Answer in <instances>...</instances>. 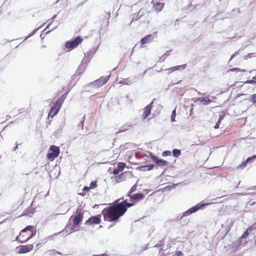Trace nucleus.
I'll return each mask as SVG.
<instances>
[{
	"label": "nucleus",
	"mask_w": 256,
	"mask_h": 256,
	"mask_svg": "<svg viewBox=\"0 0 256 256\" xmlns=\"http://www.w3.org/2000/svg\"><path fill=\"white\" fill-rule=\"evenodd\" d=\"M44 242L38 244L36 245V247L38 248H39L40 246L42 245L43 244H44Z\"/></svg>",
	"instance_id": "obj_40"
},
{
	"label": "nucleus",
	"mask_w": 256,
	"mask_h": 256,
	"mask_svg": "<svg viewBox=\"0 0 256 256\" xmlns=\"http://www.w3.org/2000/svg\"><path fill=\"white\" fill-rule=\"evenodd\" d=\"M172 256H182V253L180 251H178Z\"/></svg>",
	"instance_id": "obj_34"
},
{
	"label": "nucleus",
	"mask_w": 256,
	"mask_h": 256,
	"mask_svg": "<svg viewBox=\"0 0 256 256\" xmlns=\"http://www.w3.org/2000/svg\"><path fill=\"white\" fill-rule=\"evenodd\" d=\"M256 158V155L255 156H253L251 157H248V158H246V161L248 163L249 162H250L252 160H254V159H255Z\"/></svg>",
	"instance_id": "obj_33"
},
{
	"label": "nucleus",
	"mask_w": 256,
	"mask_h": 256,
	"mask_svg": "<svg viewBox=\"0 0 256 256\" xmlns=\"http://www.w3.org/2000/svg\"><path fill=\"white\" fill-rule=\"evenodd\" d=\"M126 166V164L125 163H124V162H119L118 164V169L120 172H122L125 168Z\"/></svg>",
	"instance_id": "obj_21"
},
{
	"label": "nucleus",
	"mask_w": 256,
	"mask_h": 256,
	"mask_svg": "<svg viewBox=\"0 0 256 256\" xmlns=\"http://www.w3.org/2000/svg\"><path fill=\"white\" fill-rule=\"evenodd\" d=\"M124 173L125 172L122 173L120 175H118L114 177V181L116 183L121 182H122L126 180V178L124 176Z\"/></svg>",
	"instance_id": "obj_13"
},
{
	"label": "nucleus",
	"mask_w": 256,
	"mask_h": 256,
	"mask_svg": "<svg viewBox=\"0 0 256 256\" xmlns=\"http://www.w3.org/2000/svg\"><path fill=\"white\" fill-rule=\"evenodd\" d=\"M150 156L152 161L159 166H166L168 164V162L167 161L163 160H159L156 156L152 154H150Z\"/></svg>",
	"instance_id": "obj_9"
},
{
	"label": "nucleus",
	"mask_w": 256,
	"mask_h": 256,
	"mask_svg": "<svg viewBox=\"0 0 256 256\" xmlns=\"http://www.w3.org/2000/svg\"><path fill=\"white\" fill-rule=\"evenodd\" d=\"M223 118L222 116H221L220 118V119L218 120L216 123L218 124H220Z\"/></svg>",
	"instance_id": "obj_39"
},
{
	"label": "nucleus",
	"mask_w": 256,
	"mask_h": 256,
	"mask_svg": "<svg viewBox=\"0 0 256 256\" xmlns=\"http://www.w3.org/2000/svg\"><path fill=\"white\" fill-rule=\"evenodd\" d=\"M255 224H254L253 225L251 226H250L248 229L247 230L248 231V232H252V230H256V226H255Z\"/></svg>",
	"instance_id": "obj_32"
},
{
	"label": "nucleus",
	"mask_w": 256,
	"mask_h": 256,
	"mask_svg": "<svg viewBox=\"0 0 256 256\" xmlns=\"http://www.w3.org/2000/svg\"><path fill=\"white\" fill-rule=\"evenodd\" d=\"M32 244L22 245L17 247L18 252L19 254H25L32 251L33 250Z\"/></svg>",
	"instance_id": "obj_7"
},
{
	"label": "nucleus",
	"mask_w": 256,
	"mask_h": 256,
	"mask_svg": "<svg viewBox=\"0 0 256 256\" xmlns=\"http://www.w3.org/2000/svg\"><path fill=\"white\" fill-rule=\"evenodd\" d=\"M68 92H66L62 96L57 100L54 104V106L51 107L50 111L48 114V117L52 118L56 116L59 112L62 104L64 102L65 99L67 96Z\"/></svg>",
	"instance_id": "obj_4"
},
{
	"label": "nucleus",
	"mask_w": 256,
	"mask_h": 256,
	"mask_svg": "<svg viewBox=\"0 0 256 256\" xmlns=\"http://www.w3.org/2000/svg\"><path fill=\"white\" fill-rule=\"evenodd\" d=\"M164 6V4L162 2H156L154 4L153 6L154 10L158 12L162 10Z\"/></svg>",
	"instance_id": "obj_14"
},
{
	"label": "nucleus",
	"mask_w": 256,
	"mask_h": 256,
	"mask_svg": "<svg viewBox=\"0 0 256 256\" xmlns=\"http://www.w3.org/2000/svg\"><path fill=\"white\" fill-rule=\"evenodd\" d=\"M248 163L245 160L242 162V163L237 166V169H242L246 167Z\"/></svg>",
	"instance_id": "obj_24"
},
{
	"label": "nucleus",
	"mask_w": 256,
	"mask_h": 256,
	"mask_svg": "<svg viewBox=\"0 0 256 256\" xmlns=\"http://www.w3.org/2000/svg\"><path fill=\"white\" fill-rule=\"evenodd\" d=\"M152 40V34H148L143 38L140 40V44L142 46L147 43L150 42Z\"/></svg>",
	"instance_id": "obj_12"
},
{
	"label": "nucleus",
	"mask_w": 256,
	"mask_h": 256,
	"mask_svg": "<svg viewBox=\"0 0 256 256\" xmlns=\"http://www.w3.org/2000/svg\"><path fill=\"white\" fill-rule=\"evenodd\" d=\"M79 194L82 196H86V194L84 193V192H80V193H79Z\"/></svg>",
	"instance_id": "obj_42"
},
{
	"label": "nucleus",
	"mask_w": 256,
	"mask_h": 256,
	"mask_svg": "<svg viewBox=\"0 0 256 256\" xmlns=\"http://www.w3.org/2000/svg\"><path fill=\"white\" fill-rule=\"evenodd\" d=\"M176 116V108L172 112V115H171V121L172 122H175V118Z\"/></svg>",
	"instance_id": "obj_26"
},
{
	"label": "nucleus",
	"mask_w": 256,
	"mask_h": 256,
	"mask_svg": "<svg viewBox=\"0 0 256 256\" xmlns=\"http://www.w3.org/2000/svg\"><path fill=\"white\" fill-rule=\"evenodd\" d=\"M84 212L80 207L76 208L74 214L72 215L68 221L69 224H72L70 230L72 232H74L78 230L80 224L84 218Z\"/></svg>",
	"instance_id": "obj_2"
},
{
	"label": "nucleus",
	"mask_w": 256,
	"mask_h": 256,
	"mask_svg": "<svg viewBox=\"0 0 256 256\" xmlns=\"http://www.w3.org/2000/svg\"><path fill=\"white\" fill-rule=\"evenodd\" d=\"M249 234V232L246 230L241 236L240 238L242 239L244 238H246Z\"/></svg>",
	"instance_id": "obj_30"
},
{
	"label": "nucleus",
	"mask_w": 256,
	"mask_h": 256,
	"mask_svg": "<svg viewBox=\"0 0 256 256\" xmlns=\"http://www.w3.org/2000/svg\"><path fill=\"white\" fill-rule=\"evenodd\" d=\"M97 186V184H96V181H92L90 182V188L91 189H94V188H96V187Z\"/></svg>",
	"instance_id": "obj_28"
},
{
	"label": "nucleus",
	"mask_w": 256,
	"mask_h": 256,
	"mask_svg": "<svg viewBox=\"0 0 256 256\" xmlns=\"http://www.w3.org/2000/svg\"><path fill=\"white\" fill-rule=\"evenodd\" d=\"M251 102L253 104H255L256 106V94H253L251 96Z\"/></svg>",
	"instance_id": "obj_27"
},
{
	"label": "nucleus",
	"mask_w": 256,
	"mask_h": 256,
	"mask_svg": "<svg viewBox=\"0 0 256 256\" xmlns=\"http://www.w3.org/2000/svg\"><path fill=\"white\" fill-rule=\"evenodd\" d=\"M200 102L203 104H207L211 102V100L208 97L200 98L198 100Z\"/></svg>",
	"instance_id": "obj_17"
},
{
	"label": "nucleus",
	"mask_w": 256,
	"mask_h": 256,
	"mask_svg": "<svg viewBox=\"0 0 256 256\" xmlns=\"http://www.w3.org/2000/svg\"><path fill=\"white\" fill-rule=\"evenodd\" d=\"M253 79H254V80H256V76L253 77Z\"/></svg>",
	"instance_id": "obj_44"
},
{
	"label": "nucleus",
	"mask_w": 256,
	"mask_h": 256,
	"mask_svg": "<svg viewBox=\"0 0 256 256\" xmlns=\"http://www.w3.org/2000/svg\"><path fill=\"white\" fill-rule=\"evenodd\" d=\"M254 82L253 80H249L248 82V83H250V84H253Z\"/></svg>",
	"instance_id": "obj_43"
},
{
	"label": "nucleus",
	"mask_w": 256,
	"mask_h": 256,
	"mask_svg": "<svg viewBox=\"0 0 256 256\" xmlns=\"http://www.w3.org/2000/svg\"><path fill=\"white\" fill-rule=\"evenodd\" d=\"M90 187H88V186H84L83 188V190H86V191H87L88 192L90 190Z\"/></svg>",
	"instance_id": "obj_38"
},
{
	"label": "nucleus",
	"mask_w": 256,
	"mask_h": 256,
	"mask_svg": "<svg viewBox=\"0 0 256 256\" xmlns=\"http://www.w3.org/2000/svg\"><path fill=\"white\" fill-rule=\"evenodd\" d=\"M219 125L220 124H218L216 123V124L214 126V128H216V129L218 128H219Z\"/></svg>",
	"instance_id": "obj_41"
},
{
	"label": "nucleus",
	"mask_w": 256,
	"mask_h": 256,
	"mask_svg": "<svg viewBox=\"0 0 256 256\" xmlns=\"http://www.w3.org/2000/svg\"><path fill=\"white\" fill-rule=\"evenodd\" d=\"M33 229V226H27L20 232L19 235L16 238V240L20 243L26 242L35 234L36 232H34Z\"/></svg>",
	"instance_id": "obj_3"
},
{
	"label": "nucleus",
	"mask_w": 256,
	"mask_h": 256,
	"mask_svg": "<svg viewBox=\"0 0 256 256\" xmlns=\"http://www.w3.org/2000/svg\"><path fill=\"white\" fill-rule=\"evenodd\" d=\"M109 80V76H101L98 79L94 82V84L96 86L100 87L104 84Z\"/></svg>",
	"instance_id": "obj_10"
},
{
	"label": "nucleus",
	"mask_w": 256,
	"mask_h": 256,
	"mask_svg": "<svg viewBox=\"0 0 256 256\" xmlns=\"http://www.w3.org/2000/svg\"><path fill=\"white\" fill-rule=\"evenodd\" d=\"M172 154H173V156H174V157H178L179 156L180 154H181V152L180 150H178V149H174L173 150H172Z\"/></svg>",
	"instance_id": "obj_23"
},
{
	"label": "nucleus",
	"mask_w": 256,
	"mask_h": 256,
	"mask_svg": "<svg viewBox=\"0 0 256 256\" xmlns=\"http://www.w3.org/2000/svg\"><path fill=\"white\" fill-rule=\"evenodd\" d=\"M58 156H56V154H54L52 152H49L47 154L46 157L48 160H54L56 157H57Z\"/></svg>",
	"instance_id": "obj_20"
},
{
	"label": "nucleus",
	"mask_w": 256,
	"mask_h": 256,
	"mask_svg": "<svg viewBox=\"0 0 256 256\" xmlns=\"http://www.w3.org/2000/svg\"><path fill=\"white\" fill-rule=\"evenodd\" d=\"M171 50L167 51L162 56H164V58H166V56H170Z\"/></svg>",
	"instance_id": "obj_35"
},
{
	"label": "nucleus",
	"mask_w": 256,
	"mask_h": 256,
	"mask_svg": "<svg viewBox=\"0 0 256 256\" xmlns=\"http://www.w3.org/2000/svg\"><path fill=\"white\" fill-rule=\"evenodd\" d=\"M208 204H198L196 206H192L186 211L184 212L182 216H188L192 213L196 212L197 210L202 208L204 206L208 205Z\"/></svg>",
	"instance_id": "obj_6"
},
{
	"label": "nucleus",
	"mask_w": 256,
	"mask_h": 256,
	"mask_svg": "<svg viewBox=\"0 0 256 256\" xmlns=\"http://www.w3.org/2000/svg\"><path fill=\"white\" fill-rule=\"evenodd\" d=\"M50 150H51L54 154H56V156H58L60 154V149L56 146H51Z\"/></svg>",
	"instance_id": "obj_18"
},
{
	"label": "nucleus",
	"mask_w": 256,
	"mask_h": 256,
	"mask_svg": "<svg viewBox=\"0 0 256 256\" xmlns=\"http://www.w3.org/2000/svg\"><path fill=\"white\" fill-rule=\"evenodd\" d=\"M82 42V39L80 36H77L74 40L66 42L65 47L68 49L73 50L80 44Z\"/></svg>",
	"instance_id": "obj_5"
},
{
	"label": "nucleus",
	"mask_w": 256,
	"mask_h": 256,
	"mask_svg": "<svg viewBox=\"0 0 256 256\" xmlns=\"http://www.w3.org/2000/svg\"><path fill=\"white\" fill-rule=\"evenodd\" d=\"M136 185L134 184V185L130 190L128 192V196H130V195H132V193L134 192L136 190Z\"/></svg>",
	"instance_id": "obj_25"
},
{
	"label": "nucleus",
	"mask_w": 256,
	"mask_h": 256,
	"mask_svg": "<svg viewBox=\"0 0 256 256\" xmlns=\"http://www.w3.org/2000/svg\"><path fill=\"white\" fill-rule=\"evenodd\" d=\"M130 200L133 203L128 202L126 200L121 202L114 204L105 208L102 212L104 221L116 222L119 218L126 212L128 208L134 205V203L139 202L144 198V195L136 193L130 195Z\"/></svg>",
	"instance_id": "obj_1"
},
{
	"label": "nucleus",
	"mask_w": 256,
	"mask_h": 256,
	"mask_svg": "<svg viewBox=\"0 0 256 256\" xmlns=\"http://www.w3.org/2000/svg\"><path fill=\"white\" fill-rule=\"evenodd\" d=\"M152 108V105L151 104L147 105L144 108L143 113L142 114V118L143 120H146L147 117L150 114Z\"/></svg>",
	"instance_id": "obj_11"
},
{
	"label": "nucleus",
	"mask_w": 256,
	"mask_h": 256,
	"mask_svg": "<svg viewBox=\"0 0 256 256\" xmlns=\"http://www.w3.org/2000/svg\"><path fill=\"white\" fill-rule=\"evenodd\" d=\"M58 156H56V154H54L52 152H49L47 154L46 157L48 160H54L56 157H57Z\"/></svg>",
	"instance_id": "obj_19"
},
{
	"label": "nucleus",
	"mask_w": 256,
	"mask_h": 256,
	"mask_svg": "<svg viewBox=\"0 0 256 256\" xmlns=\"http://www.w3.org/2000/svg\"><path fill=\"white\" fill-rule=\"evenodd\" d=\"M235 71L236 72H246V70L244 69H240V68H232L228 70V72H234Z\"/></svg>",
	"instance_id": "obj_22"
},
{
	"label": "nucleus",
	"mask_w": 256,
	"mask_h": 256,
	"mask_svg": "<svg viewBox=\"0 0 256 256\" xmlns=\"http://www.w3.org/2000/svg\"><path fill=\"white\" fill-rule=\"evenodd\" d=\"M186 67V64H182L180 66H172L170 68H168V70L170 71V72H172L174 71L178 70L180 68L184 70Z\"/></svg>",
	"instance_id": "obj_16"
},
{
	"label": "nucleus",
	"mask_w": 256,
	"mask_h": 256,
	"mask_svg": "<svg viewBox=\"0 0 256 256\" xmlns=\"http://www.w3.org/2000/svg\"><path fill=\"white\" fill-rule=\"evenodd\" d=\"M172 152L170 150H165L162 152V156H171Z\"/></svg>",
	"instance_id": "obj_29"
},
{
	"label": "nucleus",
	"mask_w": 256,
	"mask_h": 256,
	"mask_svg": "<svg viewBox=\"0 0 256 256\" xmlns=\"http://www.w3.org/2000/svg\"><path fill=\"white\" fill-rule=\"evenodd\" d=\"M255 56H256V54L255 53H250L246 56V58H252Z\"/></svg>",
	"instance_id": "obj_31"
},
{
	"label": "nucleus",
	"mask_w": 256,
	"mask_h": 256,
	"mask_svg": "<svg viewBox=\"0 0 256 256\" xmlns=\"http://www.w3.org/2000/svg\"><path fill=\"white\" fill-rule=\"evenodd\" d=\"M92 256H108V254H94Z\"/></svg>",
	"instance_id": "obj_37"
},
{
	"label": "nucleus",
	"mask_w": 256,
	"mask_h": 256,
	"mask_svg": "<svg viewBox=\"0 0 256 256\" xmlns=\"http://www.w3.org/2000/svg\"><path fill=\"white\" fill-rule=\"evenodd\" d=\"M154 168V165L153 164L146 165L144 166H142L138 168V169L140 171H146V170H152Z\"/></svg>",
	"instance_id": "obj_15"
},
{
	"label": "nucleus",
	"mask_w": 256,
	"mask_h": 256,
	"mask_svg": "<svg viewBox=\"0 0 256 256\" xmlns=\"http://www.w3.org/2000/svg\"><path fill=\"white\" fill-rule=\"evenodd\" d=\"M100 218V214H98L96 216H92L86 222L85 224L87 225L99 224L101 222Z\"/></svg>",
	"instance_id": "obj_8"
},
{
	"label": "nucleus",
	"mask_w": 256,
	"mask_h": 256,
	"mask_svg": "<svg viewBox=\"0 0 256 256\" xmlns=\"http://www.w3.org/2000/svg\"><path fill=\"white\" fill-rule=\"evenodd\" d=\"M120 171L117 168V169H114V170H113V174H114V175H117L119 172Z\"/></svg>",
	"instance_id": "obj_36"
}]
</instances>
